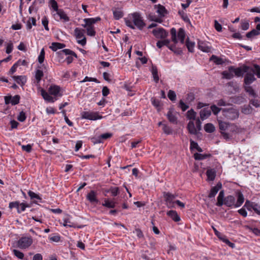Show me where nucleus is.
Segmentation results:
<instances>
[{
  "label": "nucleus",
  "instance_id": "nucleus-44",
  "mask_svg": "<svg viewBox=\"0 0 260 260\" xmlns=\"http://www.w3.org/2000/svg\"><path fill=\"white\" fill-rule=\"evenodd\" d=\"M259 32L256 29H253L251 31L248 32L246 34V37L248 38H251L254 36L259 35Z\"/></svg>",
  "mask_w": 260,
  "mask_h": 260
},
{
  "label": "nucleus",
  "instance_id": "nucleus-4",
  "mask_svg": "<svg viewBox=\"0 0 260 260\" xmlns=\"http://www.w3.org/2000/svg\"><path fill=\"white\" fill-rule=\"evenodd\" d=\"M222 113L225 118L231 120L237 119L239 116V110L234 107L224 108L222 110Z\"/></svg>",
  "mask_w": 260,
  "mask_h": 260
},
{
  "label": "nucleus",
  "instance_id": "nucleus-5",
  "mask_svg": "<svg viewBox=\"0 0 260 260\" xmlns=\"http://www.w3.org/2000/svg\"><path fill=\"white\" fill-rule=\"evenodd\" d=\"M244 72H243V74ZM245 75L244 77V85H250L253 82L256 80V78L254 76V70L250 67L249 70L247 72H245Z\"/></svg>",
  "mask_w": 260,
  "mask_h": 260
},
{
  "label": "nucleus",
  "instance_id": "nucleus-40",
  "mask_svg": "<svg viewBox=\"0 0 260 260\" xmlns=\"http://www.w3.org/2000/svg\"><path fill=\"white\" fill-rule=\"evenodd\" d=\"M255 204H256L253 202L247 200L243 207H246L248 210L251 211V209H253V207Z\"/></svg>",
  "mask_w": 260,
  "mask_h": 260
},
{
  "label": "nucleus",
  "instance_id": "nucleus-31",
  "mask_svg": "<svg viewBox=\"0 0 260 260\" xmlns=\"http://www.w3.org/2000/svg\"><path fill=\"white\" fill-rule=\"evenodd\" d=\"M210 60L213 61L216 64H222L224 63L221 58L218 57L216 55H212L210 58Z\"/></svg>",
  "mask_w": 260,
  "mask_h": 260
},
{
  "label": "nucleus",
  "instance_id": "nucleus-64",
  "mask_svg": "<svg viewBox=\"0 0 260 260\" xmlns=\"http://www.w3.org/2000/svg\"><path fill=\"white\" fill-rule=\"evenodd\" d=\"M253 67L255 70V75L258 78H260V66L256 64H254Z\"/></svg>",
  "mask_w": 260,
  "mask_h": 260
},
{
  "label": "nucleus",
  "instance_id": "nucleus-14",
  "mask_svg": "<svg viewBox=\"0 0 260 260\" xmlns=\"http://www.w3.org/2000/svg\"><path fill=\"white\" fill-rule=\"evenodd\" d=\"M227 207H231L235 205V198L233 196H228L224 199V204Z\"/></svg>",
  "mask_w": 260,
  "mask_h": 260
},
{
  "label": "nucleus",
  "instance_id": "nucleus-10",
  "mask_svg": "<svg viewBox=\"0 0 260 260\" xmlns=\"http://www.w3.org/2000/svg\"><path fill=\"white\" fill-rule=\"evenodd\" d=\"M164 197L165 199L167 206L169 208L173 207L174 203H175L174 200L176 198V196L170 192H164Z\"/></svg>",
  "mask_w": 260,
  "mask_h": 260
},
{
  "label": "nucleus",
  "instance_id": "nucleus-3",
  "mask_svg": "<svg viewBox=\"0 0 260 260\" xmlns=\"http://www.w3.org/2000/svg\"><path fill=\"white\" fill-rule=\"evenodd\" d=\"M218 122L219 128L224 139L226 140L231 139L232 137L231 133L236 131V126L233 123L223 121L221 120H218Z\"/></svg>",
  "mask_w": 260,
  "mask_h": 260
},
{
  "label": "nucleus",
  "instance_id": "nucleus-12",
  "mask_svg": "<svg viewBox=\"0 0 260 260\" xmlns=\"http://www.w3.org/2000/svg\"><path fill=\"white\" fill-rule=\"evenodd\" d=\"M41 94L43 99L47 102L54 103L56 100H57L56 98H53L51 96L49 92H47L43 89H41Z\"/></svg>",
  "mask_w": 260,
  "mask_h": 260
},
{
  "label": "nucleus",
  "instance_id": "nucleus-50",
  "mask_svg": "<svg viewBox=\"0 0 260 260\" xmlns=\"http://www.w3.org/2000/svg\"><path fill=\"white\" fill-rule=\"evenodd\" d=\"M87 34L90 36H94L95 31L93 29V26L86 27Z\"/></svg>",
  "mask_w": 260,
  "mask_h": 260
},
{
  "label": "nucleus",
  "instance_id": "nucleus-26",
  "mask_svg": "<svg viewBox=\"0 0 260 260\" xmlns=\"http://www.w3.org/2000/svg\"><path fill=\"white\" fill-rule=\"evenodd\" d=\"M245 91L248 93L253 98L257 96L256 93L255 92L252 86L250 85H243Z\"/></svg>",
  "mask_w": 260,
  "mask_h": 260
},
{
  "label": "nucleus",
  "instance_id": "nucleus-63",
  "mask_svg": "<svg viewBox=\"0 0 260 260\" xmlns=\"http://www.w3.org/2000/svg\"><path fill=\"white\" fill-rule=\"evenodd\" d=\"M42 24L44 25L45 29L46 30H49V27L48 26V20L46 17H44L42 19Z\"/></svg>",
  "mask_w": 260,
  "mask_h": 260
},
{
  "label": "nucleus",
  "instance_id": "nucleus-37",
  "mask_svg": "<svg viewBox=\"0 0 260 260\" xmlns=\"http://www.w3.org/2000/svg\"><path fill=\"white\" fill-rule=\"evenodd\" d=\"M103 206L109 208H113L115 206V203L112 201L105 200L104 202L103 203Z\"/></svg>",
  "mask_w": 260,
  "mask_h": 260
},
{
  "label": "nucleus",
  "instance_id": "nucleus-15",
  "mask_svg": "<svg viewBox=\"0 0 260 260\" xmlns=\"http://www.w3.org/2000/svg\"><path fill=\"white\" fill-rule=\"evenodd\" d=\"M101 18L100 17H96L95 18H85L84 19L85 22L84 24H82V26L86 27L88 26H92V24L95 23L96 22L100 21Z\"/></svg>",
  "mask_w": 260,
  "mask_h": 260
},
{
  "label": "nucleus",
  "instance_id": "nucleus-46",
  "mask_svg": "<svg viewBox=\"0 0 260 260\" xmlns=\"http://www.w3.org/2000/svg\"><path fill=\"white\" fill-rule=\"evenodd\" d=\"M186 45L189 52H192L193 51V48L194 46V43L189 42L188 39L186 41Z\"/></svg>",
  "mask_w": 260,
  "mask_h": 260
},
{
  "label": "nucleus",
  "instance_id": "nucleus-55",
  "mask_svg": "<svg viewBox=\"0 0 260 260\" xmlns=\"http://www.w3.org/2000/svg\"><path fill=\"white\" fill-rule=\"evenodd\" d=\"M87 81H93L98 83H100V82L96 78L88 77L87 76L85 77V78L82 81H80V82L83 83Z\"/></svg>",
  "mask_w": 260,
  "mask_h": 260
},
{
  "label": "nucleus",
  "instance_id": "nucleus-48",
  "mask_svg": "<svg viewBox=\"0 0 260 260\" xmlns=\"http://www.w3.org/2000/svg\"><path fill=\"white\" fill-rule=\"evenodd\" d=\"M44 58H45V51H44V49L43 48L41 50L40 55H39V57H38L39 62L40 64H42L44 62Z\"/></svg>",
  "mask_w": 260,
  "mask_h": 260
},
{
  "label": "nucleus",
  "instance_id": "nucleus-30",
  "mask_svg": "<svg viewBox=\"0 0 260 260\" xmlns=\"http://www.w3.org/2000/svg\"><path fill=\"white\" fill-rule=\"evenodd\" d=\"M64 47L65 45L64 44L54 42L52 43L51 48L53 51H55L57 49L63 48Z\"/></svg>",
  "mask_w": 260,
  "mask_h": 260
},
{
  "label": "nucleus",
  "instance_id": "nucleus-60",
  "mask_svg": "<svg viewBox=\"0 0 260 260\" xmlns=\"http://www.w3.org/2000/svg\"><path fill=\"white\" fill-rule=\"evenodd\" d=\"M62 52L63 53H64L66 55H72L75 56V57H77V54L74 51H73L70 49H64L62 50Z\"/></svg>",
  "mask_w": 260,
  "mask_h": 260
},
{
  "label": "nucleus",
  "instance_id": "nucleus-23",
  "mask_svg": "<svg viewBox=\"0 0 260 260\" xmlns=\"http://www.w3.org/2000/svg\"><path fill=\"white\" fill-rule=\"evenodd\" d=\"M187 128L189 133L192 135H196L197 134V130L194 126V122L192 121H190L188 124Z\"/></svg>",
  "mask_w": 260,
  "mask_h": 260
},
{
  "label": "nucleus",
  "instance_id": "nucleus-53",
  "mask_svg": "<svg viewBox=\"0 0 260 260\" xmlns=\"http://www.w3.org/2000/svg\"><path fill=\"white\" fill-rule=\"evenodd\" d=\"M50 4L53 9L56 12L59 10V9L58 8V4L57 3L55 0H50Z\"/></svg>",
  "mask_w": 260,
  "mask_h": 260
},
{
  "label": "nucleus",
  "instance_id": "nucleus-27",
  "mask_svg": "<svg viewBox=\"0 0 260 260\" xmlns=\"http://www.w3.org/2000/svg\"><path fill=\"white\" fill-rule=\"evenodd\" d=\"M151 73L153 76V80L156 83H158L159 81V77L158 75V71L157 67L155 66H152L151 70Z\"/></svg>",
  "mask_w": 260,
  "mask_h": 260
},
{
  "label": "nucleus",
  "instance_id": "nucleus-16",
  "mask_svg": "<svg viewBox=\"0 0 260 260\" xmlns=\"http://www.w3.org/2000/svg\"><path fill=\"white\" fill-rule=\"evenodd\" d=\"M222 184L220 182H218L215 186L213 187L210 190V192L208 195L209 198H212L215 197L219 190L221 188Z\"/></svg>",
  "mask_w": 260,
  "mask_h": 260
},
{
  "label": "nucleus",
  "instance_id": "nucleus-2",
  "mask_svg": "<svg viewBox=\"0 0 260 260\" xmlns=\"http://www.w3.org/2000/svg\"><path fill=\"white\" fill-rule=\"evenodd\" d=\"M250 67L243 65L241 68H235L234 66H230L228 71L222 72L223 78L226 79H231L234 76V74L237 77L243 76V72H247L249 70Z\"/></svg>",
  "mask_w": 260,
  "mask_h": 260
},
{
  "label": "nucleus",
  "instance_id": "nucleus-54",
  "mask_svg": "<svg viewBox=\"0 0 260 260\" xmlns=\"http://www.w3.org/2000/svg\"><path fill=\"white\" fill-rule=\"evenodd\" d=\"M28 194L31 199H36L40 201L41 200V198L39 197V196L37 194L35 193V192H34L32 191L29 190L28 192Z\"/></svg>",
  "mask_w": 260,
  "mask_h": 260
},
{
  "label": "nucleus",
  "instance_id": "nucleus-61",
  "mask_svg": "<svg viewBox=\"0 0 260 260\" xmlns=\"http://www.w3.org/2000/svg\"><path fill=\"white\" fill-rule=\"evenodd\" d=\"M151 101L153 105L155 107L158 108L160 106V101L158 100L152 98Z\"/></svg>",
  "mask_w": 260,
  "mask_h": 260
},
{
  "label": "nucleus",
  "instance_id": "nucleus-34",
  "mask_svg": "<svg viewBox=\"0 0 260 260\" xmlns=\"http://www.w3.org/2000/svg\"><path fill=\"white\" fill-rule=\"evenodd\" d=\"M204 129L207 133H212L215 131V127L213 124L208 123L204 125Z\"/></svg>",
  "mask_w": 260,
  "mask_h": 260
},
{
  "label": "nucleus",
  "instance_id": "nucleus-20",
  "mask_svg": "<svg viewBox=\"0 0 260 260\" xmlns=\"http://www.w3.org/2000/svg\"><path fill=\"white\" fill-rule=\"evenodd\" d=\"M167 116L170 122L173 124L177 123V118L171 110L168 111Z\"/></svg>",
  "mask_w": 260,
  "mask_h": 260
},
{
  "label": "nucleus",
  "instance_id": "nucleus-19",
  "mask_svg": "<svg viewBox=\"0 0 260 260\" xmlns=\"http://www.w3.org/2000/svg\"><path fill=\"white\" fill-rule=\"evenodd\" d=\"M167 214L175 222H178L180 220V218L176 211L170 210L168 211Z\"/></svg>",
  "mask_w": 260,
  "mask_h": 260
},
{
  "label": "nucleus",
  "instance_id": "nucleus-49",
  "mask_svg": "<svg viewBox=\"0 0 260 260\" xmlns=\"http://www.w3.org/2000/svg\"><path fill=\"white\" fill-rule=\"evenodd\" d=\"M162 130L167 135L172 134V129L171 127L166 124H163Z\"/></svg>",
  "mask_w": 260,
  "mask_h": 260
},
{
  "label": "nucleus",
  "instance_id": "nucleus-41",
  "mask_svg": "<svg viewBox=\"0 0 260 260\" xmlns=\"http://www.w3.org/2000/svg\"><path fill=\"white\" fill-rule=\"evenodd\" d=\"M9 207L10 209H12L13 208H16L17 209V212L18 213H21V211H20L19 209V203L18 202H13L9 203Z\"/></svg>",
  "mask_w": 260,
  "mask_h": 260
},
{
  "label": "nucleus",
  "instance_id": "nucleus-36",
  "mask_svg": "<svg viewBox=\"0 0 260 260\" xmlns=\"http://www.w3.org/2000/svg\"><path fill=\"white\" fill-rule=\"evenodd\" d=\"M113 13L114 17L116 20L119 19L123 16L122 11L119 9L113 10Z\"/></svg>",
  "mask_w": 260,
  "mask_h": 260
},
{
  "label": "nucleus",
  "instance_id": "nucleus-18",
  "mask_svg": "<svg viewBox=\"0 0 260 260\" xmlns=\"http://www.w3.org/2000/svg\"><path fill=\"white\" fill-rule=\"evenodd\" d=\"M198 47L199 49L203 52H209L211 51V47L208 46L207 43L202 41H199L198 42Z\"/></svg>",
  "mask_w": 260,
  "mask_h": 260
},
{
  "label": "nucleus",
  "instance_id": "nucleus-6",
  "mask_svg": "<svg viewBox=\"0 0 260 260\" xmlns=\"http://www.w3.org/2000/svg\"><path fill=\"white\" fill-rule=\"evenodd\" d=\"M33 240L31 237H22L17 242V246L20 249H26L32 243Z\"/></svg>",
  "mask_w": 260,
  "mask_h": 260
},
{
  "label": "nucleus",
  "instance_id": "nucleus-17",
  "mask_svg": "<svg viewBox=\"0 0 260 260\" xmlns=\"http://www.w3.org/2000/svg\"><path fill=\"white\" fill-rule=\"evenodd\" d=\"M211 114V110L209 108H204L200 112L201 119L204 120L209 117Z\"/></svg>",
  "mask_w": 260,
  "mask_h": 260
},
{
  "label": "nucleus",
  "instance_id": "nucleus-22",
  "mask_svg": "<svg viewBox=\"0 0 260 260\" xmlns=\"http://www.w3.org/2000/svg\"><path fill=\"white\" fill-rule=\"evenodd\" d=\"M87 199L91 203L98 202L96 197V193L94 191H90L87 195Z\"/></svg>",
  "mask_w": 260,
  "mask_h": 260
},
{
  "label": "nucleus",
  "instance_id": "nucleus-52",
  "mask_svg": "<svg viewBox=\"0 0 260 260\" xmlns=\"http://www.w3.org/2000/svg\"><path fill=\"white\" fill-rule=\"evenodd\" d=\"M13 252L14 253V254L18 258H19V259L23 258L24 254L22 252H21L18 250H16V249H14L13 250Z\"/></svg>",
  "mask_w": 260,
  "mask_h": 260
},
{
  "label": "nucleus",
  "instance_id": "nucleus-13",
  "mask_svg": "<svg viewBox=\"0 0 260 260\" xmlns=\"http://www.w3.org/2000/svg\"><path fill=\"white\" fill-rule=\"evenodd\" d=\"M112 134L111 133H105L100 135L98 138H93L92 139V141L94 143H100L102 142V140H106L112 137Z\"/></svg>",
  "mask_w": 260,
  "mask_h": 260
},
{
  "label": "nucleus",
  "instance_id": "nucleus-7",
  "mask_svg": "<svg viewBox=\"0 0 260 260\" xmlns=\"http://www.w3.org/2000/svg\"><path fill=\"white\" fill-rule=\"evenodd\" d=\"M84 30L79 28H76L74 30L75 36L77 39L78 44L84 46L86 43V39L84 36Z\"/></svg>",
  "mask_w": 260,
  "mask_h": 260
},
{
  "label": "nucleus",
  "instance_id": "nucleus-47",
  "mask_svg": "<svg viewBox=\"0 0 260 260\" xmlns=\"http://www.w3.org/2000/svg\"><path fill=\"white\" fill-rule=\"evenodd\" d=\"M63 226H69V227H74V224L73 223L71 222L69 218L67 217L63 219Z\"/></svg>",
  "mask_w": 260,
  "mask_h": 260
},
{
  "label": "nucleus",
  "instance_id": "nucleus-1",
  "mask_svg": "<svg viewBox=\"0 0 260 260\" xmlns=\"http://www.w3.org/2000/svg\"><path fill=\"white\" fill-rule=\"evenodd\" d=\"M131 20H128V18H125L126 25L132 29H135V26L141 30L145 26L142 17L138 12H135L128 16Z\"/></svg>",
  "mask_w": 260,
  "mask_h": 260
},
{
  "label": "nucleus",
  "instance_id": "nucleus-57",
  "mask_svg": "<svg viewBox=\"0 0 260 260\" xmlns=\"http://www.w3.org/2000/svg\"><path fill=\"white\" fill-rule=\"evenodd\" d=\"M149 19L151 21H155L156 22L161 23L162 22V20L161 19V18H159L153 15H149Z\"/></svg>",
  "mask_w": 260,
  "mask_h": 260
},
{
  "label": "nucleus",
  "instance_id": "nucleus-8",
  "mask_svg": "<svg viewBox=\"0 0 260 260\" xmlns=\"http://www.w3.org/2000/svg\"><path fill=\"white\" fill-rule=\"evenodd\" d=\"M82 118L91 120H95L102 118V116L97 113L91 112H83L81 114Z\"/></svg>",
  "mask_w": 260,
  "mask_h": 260
},
{
  "label": "nucleus",
  "instance_id": "nucleus-11",
  "mask_svg": "<svg viewBox=\"0 0 260 260\" xmlns=\"http://www.w3.org/2000/svg\"><path fill=\"white\" fill-rule=\"evenodd\" d=\"M60 88L57 85H51L48 89V92L50 94L54 95L55 96H61V94L60 92Z\"/></svg>",
  "mask_w": 260,
  "mask_h": 260
},
{
  "label": "nucleus",
  "instance_id": "nucleus-28",
  "mask_svg": "<svg viewBox=\"0 0 260 260\" xmlns=\"http://www.w3.org/2000/svg\"><path fill=\"white\" fill-rule=\"evenodd\" d=\"M244 201L243 194L241 192H238L237 194V200L235 203V207H238L242 205Z\"/></svg>",
  "mask_w": 260,
  "mask_h": 260
},
{
  "label": "nucleus",
  "instance_id": "nucleus-21",
  "mask_svg": "<svg viewBox=\"0 0 260 260\" xmlns=\"http://www.w3.org/2000/svg\"><path fill=\"white\" fill-rule=\"evenodd\" d=\"M13 78L18 84L21 86L24 85L26 82V78L24 76H14Z\"/></svg>",
  "mask_w": 260,
  "mask_h": 260
},
{
  "label": "nucleus",
  "instance_id": "nucleus-51",
  "mask_svg": "<svg viewBox=\"0 0 260 260\" xmlns=\"http://www.w3.org/2000/svg\"><path fill=\"white\" fill-rule=\"evenodd\" d=\"M20 96L16 95L11 99V103L12 105H15L19 103Z\"/></svg>",
  "mask_w": 260,
  "mask_h": 260
},
{
  "label": "nucleus",
  "instance_id": "nucleus-29",
  "mask_svg": "<svg viewBox=\"0 0 260 260\" xmlns=\"http://www.w3.org/2000/svg\"><path fill=\"white\" fill-rule=\"evenodd\" d=\"M177 37L178 39L180 40L181 43L182 44H184L185 34L184 30L182 28H179L177 34Z\"/></svg>",
  "mask_w": 260,
  "mask_h": 260
},
{
  "label": "nucleus",
  "instance_id": "nucleus-9",
  "mask_svg": "<svg viewBox=\"0 0 260 260\" xmlns=\"http://www.w3.org/2000/svg\"><path fill=\"white\" fill-rule=\"evenodd\" d=\"M153 35L157 39H164L168 36V32L163 28H157L152 30Z\"/></svg>",
  "mask_w": 260,
  "mask_h": 260
},
{
  "label": "nucleus",
  "instance_id": "nucleus-39",
  "mask_svg": "<svg viewBox=\"0 0 260 260\" xmlns=\"http://www.w3.org/2000/svg\"><path fill=\"white\" fill-rule=\"evenodd\" d=\"M223 109V108H218L216 105H213L211 106L210 109L211 110V112L212 111L214 115H217L220 111L222 112Z\"/></svg>",
  "mask_w": 260,
  "mask_h": 260
},
{
  "label": "nucleus",
  "instance_id": "nucleus-35",
  "mask_svg": "<svg viewBox=\"0 0 260 260\" xmlns=\"http://www.w3.org/2000/svg\"><path fill=\"white\" fill-rule=\"evenodd\" d=\"M197 113L193 110L190 109L186 113L187 118L190 120H195Z\"/></svg>",
  "mask_w": 260,
  "mask_h": 260
},
{
  "label": "nucleus",
  "instance_id": "nucleus-56",
  "mask_svg": "<svg viewBox=\"0 0 260 260\" xmlns=\"http://www.w3.org/2000/svg\"><path fill=\"white\" fill-rule=\"evenodd\" d=\"M249 22L247 21H242L241 23V28L244 30H247L249 28Z\"/></svg>",
  "mask_w": 260,
  "mask_h": 260
},
{
  "label": "nucleus",
  "instance_id": "nucleus-33",
  "mask_svg": "<svg viewBox=\"0 0 260 260\" xmlns=\"http://www.w3.org/2000/svg\"><path fill=\"white\" fill-rule=\"evenodd\" d=\"M157 13H158L161 16H164L165 15L167 14V11L164 6L158 5L157 6Z\"/></svg>",
  "mask_w": 260,
  "mask_h": 260
},
{
  "label": "nucleus",
  "instance_id": "nucleus-32",
  "mask_svg": "<svg viewBox=\"0 0 260 260\" xmlns=\"http://www.w3.org/2000/svg\"><path fill=\"white\" fill-rule=\"evenodd\" d=\"M206 175L209 180L213 181L215 177V172L213 169H208L206 172Z\"/></svg>",
  "mask_w": 260,
  "mask_h": 260
},
{
  "label": "nucleus",
  "instance_id": "nucleus-59",
  "mask_svg": "<svg viewBox=\"0 0 260 260\" xmlns=\"http://www.w3.org/2000/svg\"><path fill=\"white\" fill-rule=\"evenodd\" d=\"M17 119L20 122H23L24 121H25V120L26 119V116L25 113L23 111L20 112L18 116Z\"/></svg>",
  "mask_w": 260,
  "mask_h": 260
},
{
  "label": "nucleus",
  "instance_id": "nucleus-25",
  "mask_svg": "<svg viewBox=\"0 0 260 260\" xmlns=\"http://www.w3.org/2000/svg\"><path fill=\"white\" fill-rule=\"evenodd\" d=\"M56 14L59 16L60 19L63 20L64 21L67 22L69 21V17L62 9H59L56 12Z\"/></svg>",
  "mask_w": 260,
  "mask_h": 260
},
{
  "label": "nucleus",
  "instance_id": "nucleus-42",
  "mask_svg": "<svg viewBox=\"0 0 260 260\" xmlns=\"http://www.w3.org/2000/svg\"><path fill=\"white\" fill-rule=\"evenodd\" d=\"M171 34L172 36V40L176 44L178 42L176 35V30L175 28H172L171 29Z\"/></svg>",
  "mask_w": 260,
  "mask_h": 260
},
{
  "label": "nucleus",
  "instance_id": "nucleus-24",
  "mask_svg": "<svg viewBox=\"0 0 260 260\" xmlns=\"http://www.w3.org/2000/svg\"><path fill=\"white\" fill-rule=\"evenodd\" d=\"M224 193L223 190H221L217 197V202L216 204V206L220 207L224 204Z\"/></svg>",
  "mask_w": 260,
  "mask_h": 260
},
{
  "label": "nucleus",
  "instance_id": "nucleus-62",
  "mask_svg": "<svg viewBox=\"0 0 260 260\" xmlns=\"http://www.w3.org/2000/svg\"><path fill=\"white\" fill-rule=\"evenodd\" d=\"M214 27L215 29L217 31H221L222 30V26L220 24L218 23V22L217 20L214 21Z\"/></svg>",
  "mask_w": 260,
  "mask_h": 260
},
{
  "label": "nucleus",
  "instance_id": "nucleus-45",
  "mask_svg": "<svg viewBox=\"0 0 260 260\" xmlns=\"http://www.w3.org/2000/svg\"><path fill=\"white\" fill-rule=\"evenodd\" d=\"M168 96L171 101H175L176 99V94L175 92L172 90L169 91Z\"/></svg>",
  "mask_w": 260,
  "mask_h": 260
},
{
  "label": "nucleus",
  "instance_id": "nucleus-43",
  "mask_svg": "<svg viewBox=\"0 0 260 260\" xmlns=\"http://www.w3.org/2000/svg\"><path fill=\"white\" fill-rule=\"evenodd\" d=\"M208 156L207 154H203L201 153H196L194 154V158L196 160H203L206 158Z\"/></svg>",
  "mask_w": 260,
  "mask_h": 260
},
{
  "label": "nucleus",
  "instance_id": "nucleus-58",
  "mask_svg": "<svg viewBox=\"0 0 260 260\" xmlns=\"http://www.w3.org/2000/svg\"><path fill=\"white\" fill-rule=\"evenodd\" d=\"M179 107L183 111H186L189 108V106L185 104L182 100H180L179 102Z\"/></svg>",
  "mask_w": 260,
  "mask_h": 260
},
{
  "label": "nucleus",
  "instance_id": "nucleus-38",
  "mask_svg": "<svg viewBox=\"0 0 260 260\" xmlns=\"http://www.w3.org/2000/svg\"><path fill=\"white\" fill-rule=\"evenodd\" d=\"M44 75L43 71L41 70H37L35 74V78L37 83H39Z\"/></svg>",
  "mask_w": 260,
  "mask_h": 260
}]
</instances>
